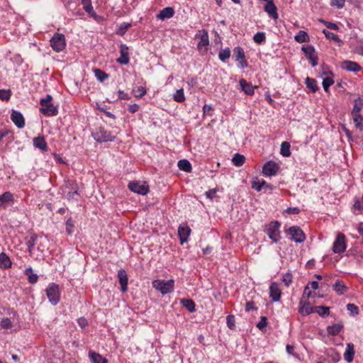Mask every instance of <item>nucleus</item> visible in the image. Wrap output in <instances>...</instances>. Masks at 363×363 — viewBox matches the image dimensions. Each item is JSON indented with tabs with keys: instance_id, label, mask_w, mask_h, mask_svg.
Instances as JSON below:
<instances>
[{
	"instance_id": "f257e3e1",
	"label": "nucleus",
	"mask_w": 363,
	"mask_h": 363,
	"mask_svg": "<svg viewBox=\"0 0 363 363\" xmlns=\"http://www.w3.org/2000/svg\"><path fill=\"white\" fill-rule=\"evenodd\" d=\"M152 287L160 291L162 295L169 294L174 291V280L155 279L152 282Z\"/></svg>"
},
{
	"instance_id": "f03ea898",
	"label": "nucleus",
	"mask_w": 363,
	"mask_h": 363,
	"mask_svg": "<svg viewBox=\"0 0 363 363\" xmlns=\"http://www.w3.org/2000/svg\"><path fill=\"white\" fill-rule=\"evenodd\" d=\"M52 96L49 94L45 98L41 99L40 111L48 116H54L58 113L57 108L51 103Z\"/></svg>"
},
{
	"instance_id": "7ed1b4c3",
	"label": "nucleus",
	"mask_w": 363,
	"mask_h": 363,
	"mask_svg": "<svg viewBox=\"0 0 363 363\" xmlns=\"http://www.w3.org/2000/svg\"><path fill=\"white\" fill-rule=\"evenodd\" d=\"M47 297L52 306H56L60 301V290L59 285L55 283H50L45 289Z\"/></svg>"
},
{
	"instance_id": "20e7f679",
	"label": "nucleus",
	"mask_w": 363,
	"mask_h": 363,
	"mask_svg": "<svg viewBox=\"0 0 363 363\" xmlns=\"http://www.w3.org/2000/svg\"><path fill=\"white\" fill-rule=\"evenodd\" d=\"M94 139L98 143H106L113 141L115 135L104 128H97L92 132Z\"/></svg>"
},
{
	"instance_id": "39448f33",
	"label": "nucleus",
	"mask_w": 363,
	"mask_h": 363,
	"mask_svg": "<svg viewBox=\"0 0 363 363\" xmlns=\"http://www.w3.org/2000/svg\"><path fill=\"white\" fill-rule=\"evenodd\" d=\"M279 228L278 221H272L266 225L265 232L273 242H279L281 238Z\"/></svg>"
},
{
	"instance_id": "423d86ee",
	"label": "nucleus",
	"mask_w": 363,
	"mask_h": 363,
	"mask_svg": "<svg viewBox=\"0 0 363 363\" xmlns=\"http://www.w3.org/2000/svg\"><path fill=\"white\" fill-rule=\"evenodd\" d=\"M128 188L130 191L141 195H146L149 191V186L145 182H130Z\"/></svg>"
},
{
	"instance_id": "0eeeda50",
	"label": "nucleus",
	"mask_w": 363,
	"mask_h": 363,
	"mask_svg": "<svg viewBox=\"0 0 363 363\" xmlns=\"http://www.w3.org/2000/svg\"><path fill=\"white\" fill-rule=\"evenodd\" d=\"M199 37L200 38L198 43L197 48L199 51L202 54L205 55L207 53L209 45V38L208 32L206 30L199 31Z\"/></svg>"
},
{
	"instance_id": "6e6552de",
	"label": "nucleus",
	"mask_w": 363,
	"mask_h": 363,
	"mask_svg": "<svg viewBox=\"0 0 363 363\" xmlns=\"http://www.w3.org/2000/svg\"><path fill=\"white\" fill-rule=\"evenodd\" d=\"M50 45L56 52H61L65 48V35L60 33H55L50 40Z\"/></svg>"
},
{
	"instance_id": "1a4fd4ad",
	"label": "nucleus",
	"mask_w": 363,
	"mask_h": 363,
	"mask_svg": "<svg viewBox=\"0 0 363 363\" xmlns=\"http://www.w3.org/2000/svg\"><path fill=\"white\" fill-rule=\"evenodd\" d=\"M233 57L238 62V67L244 69L247 67V62L245 59V52L241 47H235L233 50Z\"/></svg>"
},
{
	"instance_id": "9d476101",
	"label": "nucleus",
	"mask_w": 363,
	"mask_h": 363,
	"mask_svg": "<svg viewBox=\"0 0 363 363\" xmlns=\"http://www.w3.org/2000/svg\"><path fill=\"white\" fill-rule=\"evenodd\" d=\"M301 50L310 61L312 67H315L318 63V58L314 47L312 45H303Z\"/></svg>"
},
{
	"instance_id": "9b49d317",
	"label": "nucleus",
	"mask_w": 363,
	"mask_h": 363,
	"mask_svg": "<svg viewBox=\"0 0 363 363\" xmlns=\"http://www.w3.org/2000/svg\"><path fill=\"white\" fill-rule=\"evenodd\" d=\"M346 247L345 236L342 233H339L333 242V251L334 253H342L345 251Z\"/></svg>"
},
{
	"instance_id": "f8f14e48",
	"label": "nucleus",
	"mask_w": 363,
	"mask_h": 363,
	"mask_svg": "<svg viewBox=\"0 0 363 363\" xmlns=\"http://www.w3.org/2000/svg\"><path fill=\"white\" fill-rule=\"evenodd\" d=\"M288 233L291 235V240L296 242H303L306 239L303 230L298 226H292L289 228Z\"/></svg>"
},
{
	"instance_id": "ddd939ff",
	"label": "nucleus",
	"mask_w": 363,
	"mask_h": 363,
	"mask_svg": "<svg viewBox=\"0 0 363 363\" xmlns=\"http://www.w3.org/2000/svg\"><path fill=\"white\" fill-rule=\"evenodd\" d=\"M279 170V165L273 162L269 161L262 167V174L267 177L276 175Z\"/></svg>"
},
{
	"instance_id": "4468645a",
	"label": "nucleus",
	"mask_w": 363,
	"mask_h": 363,
	"mask_svg": "<svg viewBox=\"0 0 363 363\" xmlns=\"http://www.w3.org/2000/svg\"><path fill=\"white\" fill-rule=\"evenodd\" d=\"M191 233V229L186 224H182L179 226L178 235L181 241V244L186 242Z\"/></svg>"
},
{
	"instance_id": "2eb2a0df",
	"label": "nucleus",
	"mask_w": 363,
	"mask_h": 363,
	"mask_svg": "<svg viewBox=\"0 0 363 363\" xmlns=\"http://www.w3.org/2000/svg\"><path fill=\"white\" fill-rule=\"evenodd\" d=\"M11 119L18 128H22L24 127L25 119L23 114L20 111L13 110L11 114Z\"/></svg>"
},
{
	"instance_id": "dca6fc26",
	"label": "nucleus",
	"mask_w": 363,
	"mask_h": 363,
	"mask_svg": "<svg viewBox=\"0 0 363 363\" xmlns=\"http://www.w3.org/2000/svg\"><path fill=\"white\" fill-rule=\"evenodd\" d=\"M267 4L264 6V11L273 19L277 20L279 17L277 9L274 4L273 0H266Z\"/></svg>"
},
{
	"instance_id": "f3484780",
	"label": "nucleus",
	"mask_w": 363,
	"mask_h": 363,
	"mask_svg": "<svg viewBox=\"0 0 363 363\" xmlns=\"http://www.w3.org/2000/svg\"><path fill=\"white\" fill-rule=\"evenodd\" d=\"M13 202V196L9 192L6 191L0 196V208H6L11 206Z\"/></svg>"
},
{
	"instance_id": "a211bd4d",
	"label": "nucleus",
	"mask_w": 363,
	"mask_h": 363,
	"mask_svg": "<svg viewBox=\"0 0 363 363\" xmlns=\"http://www.w3.org/2000/svg\"><path fill=\"white\" fill-rule=\"evenodd\" d=\"M239 84L241 90L247 95L252 96L255 93V86H253L251 82H247L245 79H240Z\"/></svg>"
},
{
	"instance_id": "6ab92c4d",
	"label": "nucleus",
	"mask_w": 363,
	"mask_h": 363,
	"mask_svg": "<svg viewBox=\"0 0 363 363\" xmlns=\"http://www.w3.org/2000/svg\"><path fill=\"white\" fill-rule=\"evenodd\" d=\"M281 295V291L279 284L273 282L269 287V296L273 301H279Z\"/></svg>"
},
{
	"instance_id": "aec40b11",
	"label": "nucleus",
	"mask_w": 363,
	"mask_h": 363,
	"mask_svg": "<svg viewBox=\"0 0 363 363\" xmlns=\"http://www.w3.org/2000/svg\"><path fill=\"white\" fill-rule=\"evenodd\" d=\"M118 278L119 283L121 285V291L123 292H126L128 290V279L126 272L123 269H119L118 272Z\"/></svg>"
},
{
	"instance_id": "412c9836",
	"label": "nucleus",
	"mask_w": 363,
	"mask_h": 363,
	"mask_svg": "<svg viewBox=\"0 0 363 363\" xmlns=\"http://www.w3.org/2000/svg\"><path fill=\"white\" fill-rule=\"evenodd\" d=\"M341 67L347 71L357 72L361 69V66L353 61L345 60L342 62Z\"/></svg>"
},
{
	"instance_id": "4be33fe9",
	"label": "nucleus",
	"mask_w": 363,
	"mask_h": 363,
	"mask_svg": "<svg viewBox=\"0 0 363 363\" xmlns=\"http://www.w3.org/2000/svg\"><path fill=\"white\" fill-rule=\"evenodd\" d=\"M300 307L298 312L302 315H308L315 313V307L311 306L309 303H303L302 301L299 303Z\"/></svg>"
},
{
	"instance_id": "5701e85b",
	"label": "nucleus",
	"mask_w": 363,
	"mask_h": 363,
	"mask_svg": "<svg viewBox=\"0 0 363 363\" xmlns=\"http://www.w3.org/2000/svg\"><path fill=\"white\" fill-rule=\"evenodd\" d=\"M174 14V10L172 7H166L161 10L158 14H157V18L164 21L172 18Z\"/></svg>"
},
{
	"instance_id": "b1692460",
	"label": "nucleus",
	"mask_w": 363,
	"mask_h": 363,
	"mask_svg": "<svg viewBox=\"0 0 363 363\" xmlns=\"http://www.w3.org/2000/svg\"><path fill=\"white\" fill-rule=\"evenodd\" d=\"M33 146L43 152L48 151L47 143L43 136L34 138L33 140Z\"/></svg>"
},
{
	"instance_id": "393cba45",
	"label": "nucleus",
	"mask_w": 363,
	"mask_h": 363,
	"mask_svg": "<svg viewBox=\"0 0 363 363\" xmlns=\"http://www.w3.org/2000/svg\"><path fill=\"white\" fill-rule=\"evenodd\" d=\"M354 355V347L351 342L347 344L346 350L344 353V358L347 362H352Z\"/></svg>"
},
{
	"instance_id": "a878e982",
	"label": "nucleus",
	"mask_w": 363,
	"mask_h": 363,
	"mask_svg": "<svg viewBox=\"0 0 363 363\" xmlns=\"http://www.w3.org/2000/svg\"><path fill=\"white\" fill-rule=\"evenodd\" d=\"M120 53L121 56L117 59V62L121 65L128 64L130 60L128 57V48L124 45H122Z\"/></svg>"
},
{
	"instance_id": "bb28decb",
	"label": "nucleus",
	"mask_w": 363,
	"mask_h": 363,
	"mask_svg": "<svg viewBox=\"0 0 363 363\" xmlns=\"http://www.w3.org/2000/svg\"><path fill=\"white\" fill-rule=\"evenodd\" d=\"M89 357L91 363H107L108 360L100 354L94 351L89 352Z\"/></svg>"
},
{
	"instance_id": "cd10ccee",
	"label": "nucleus",
	"mask_w": 363,
	"mask_h": 363,
	"mask_svg": "<svg viewBox=\"0 0 363 363\" xmlns=\"http://www.w3.org/2000/svg\"><path fill=\"white\" fill-rule=\"evenodd\" d=\"M24 274L28 277V281L31 284H35L38 281V275L33 272L32 267H28L25 269Z\"/></svg>"
},
{
	"instance_id": "c85d7f7f",
	"label": "nucleus",
	"mask_w": 363,
	"mask_h": 363,
	"mask_svg": "<svg viewBox=\"0 0 363 363\" xmlns=\"http://www.w3.org/2000/svg\"><path fill=\"white\" fill-rule=\"evenodd\" d=\"M333 289L338 295H343L347 290V287L342 281L337 280L333 285Z\"/></svg>"
},
{
	"instance_id": "c756f323",
	"label": "nucleus",
	"mask_w": 363,
	"mask_h": 363,
	"mask_svg": "<svg viewBox=\"0 0 363 363\" xmlns=\"http://www.w3.org/2000/svg\"><path fill=\"white\" fill-rule=\"evenodd\" d=\"M180 303L183 307L186 308L190 313H193L196 311V305L193 300L190 298H182L180 301Z\"/></svg>"
},
{
	"instance_id": "7c9ffc66",
	"label": "nucleus",
	"mask_w": 363,
	"mask_h": 363,
	"mask_svg": "<svg viewBox=\"0 0 363 363\" xmlns=\"http://www.w3.org/2000/svg\"><path fill=\"white\" fill-rule=\"evenodd\" d=\"M342 328L343 325L340 323H338L332 325H328L327 327V332L329 335L335 336L338 335Z\"/></svg>"
},
{
	"instance_id": "2f4dec72",
	"label": "nucleus",
	"mask_w": 363,
	"mask_h": 363,
	"mask_svg": "<svg viewBox=\"0 0 363 363\" xmlns=\"http://www.w3.org/2000/svg\"><path fill=\"white\" fill-rule=\"evenodd\" d=\"M352 116L356 128L363 130V116L360 113H352Z\"/></svg>"
},
{
	"instance_id": "473e14b6",
	"label": "nucleus",
	"mask_w": 363,
	"mask_h": 363,
	"mask_svg": "<svg viewBox=\"0 0 363 363\" xmlns=\"http://www.w3.org/2000/svg\"><path fill=\"white\" fill-rule=\"evenodd\" d=\"M30 238V240L27 242V246L28 247L29 251H31L32 249L33 248V247L35 245V242L38 240V238H40L41 242H44V241L47 240V237L43 236V235L37 236L35 235H31Z\"/></svg>"
},
{
	"instance_id": "72a5a7b5",
	"label": "nucleus",
	"mask_w": 363,
	"mask_h": 363,
	"mask_svg": "<svg viewBox=\"0 0 363 363\" xmlns=\"http://www.w3.org/2000/svg\"><path fill=\"white\" fill-rule=\"evenodd\" d=\"M178 167L179 169L186 172H190L191 171V164L187 160H181L178 162Z\"/></svg>"
},
{
	"instance_id": "f704fd0d",
	"label": "nucleus",
	"mask_w": 363,
	"mask_h": 363,
	"mask_svg": "<svg viewBox=\"0 0 363 363\" xmlns=\"http://www.w3.org/2000/svg\"><path fill=\"white\" fill-rule=\"evenodd\" d=\"M11 265V262L9 257L4 253L1 252L0 254V267L1 268H9Z\"/></svg>"
},
{
	"instance_id": "c9c22d12",
	"label": "nucleus",
	"mask_w": 363,
	"mask_h": 363,
	"mask_svg": "<svg viewBox=\"0 0 363 363\" xmlns=\"http://www.w3.org/2000/svg\"><path fill=\"white\" fill-rule=\"evenodd\" d=\"M291 145L289 143L285 141L283 142L281 145L280 154L283 157H288L291 155Z\"/></svg>"
},
{
	"instance_id": "e433bc0d",
	"label": "nucleus",
	"mask_w": 363,
	"mask_h": 363,
	"mask_svg": "<svg viewBox=\"0 0 363 363\" xmlns=\"http://www.w3.org/2000/svg\"><path fill=\"white\" fill-rule=\"evenodd\" d=\"M83 8L91 16H95V12L91 4V0H82Z\"/></svg>"
},
{
	"instance_id": "4c0bfd02",
	"label": "nucleus",
	"mask_w": 363,
	"mask_h": 363,
	"mask_svg": "<svg viewBox=\"0 0 363 363\" xmlns=\"http://www.w3.org/2000/svg\"><path fill=\"white\" fill-rule=\"evenodd\" d=\"M294 39L298 43H306L309 40V36L306 31L299 30Z\"/></svg>"
},
{
	"instance_id": "58836bf2",
	"label": "nucleus",
	"mask_w": 363,
	"mask_h": 363,
	"mask_svg": "<svg viewBox=\"0 0 363 363\" xmlns=\"http://www.w3.org/2000/svg\"><path fill=\"white\" fill-rule=\"evenodd\" d=\"M245 161V157L244 155H240L239 153H236L234 155L232 162L233 164L236 167H241L243 165Z\"/></svg>"
},
{
	"instance_id": "ea45409f",
	"label": "nucleus",
	"mask_w": 363,
	"mask_h": 363,
	"mask_svg": "<svg viewBox=\"0 0 363 363\" xmlns=\"http://www.w3.org/2000/svg\"><path fill=\"white\" fill-rule=\"evenodd\" d=\"M230 57V50L228 48L222 49L218 53V58L223 62H225Z\"/></svg>"
},
{
	"instance_id": "a19ab883",
	"label": "nucleus",
	"mask_w": 363,
	"mask_h": 363,
	"mask_svg": "<svg viewBox=\"0 0 363 363\" xmlns=\"http://www.w3.org/2000/svg\"><path fill=\"white\" fill-rule=\"evenodd\" d=\"M94 73L96 78L101 82H104L106 79L108 78V74H107L106 72H104L100 69H94Z\"/></svg>"
},
{
	"instance_id": "79ce46f5",
	"label": "nucleus",
	"mask_w": 363,
	"mask_h": 363,
	"mask_svg": "<svg viewBox=\"0 0 363 363\" xmlns=\"http://www.w3.org/2000/svg\"><path fill=\"white\" fill-rule=\"evenodd\" d=\"M305 84L306 86L311 89L312 92H315L318 90L316 81L314 79L306 77Z\"/></svg>"
},
{
	"instance_id": "37998d69",
	"label": "nucleus",
	"mask_w": 363,
	"mask_h": 363,
	"mask_svg": "<svg viewBox=\"0 0 363 363\" xmlns=\"http://www.w3.org/2000/svg\"><path fill=\"white\" fill-rule=\"evenodd\" d=\"M265 184L266 183L263 179L259 180L258 178H255L252 182V188L257 191H260Z\"/></svg>"
},
{
	"instance_id": "c03bdc74",
	"label": "nucleus",
	"mask_w": 363,
	"mask_h": 363,
	"mask_svg": "<svg viewBox=\"0 0 363 363\" xmlns=\"http://www.w3.org/2000/svg\"><path fill=\"white\" fill-rule=\"evenodd\" d=\"M323 33H324V35H325V37L328 39L333 40L337 42L339 45H340L342 43L337 35H336L330 31H328L327 30H323Z\"/></svg>"
},
{
	"instance_id": "a18cd8bd",
	"label": "nucleus",
	"mask_w": 363,
	"mask_h": 363,
	"mask_svg": "<svg viewBox=\"0 0 363 363\" xmlns=\"http://www.w3.org/2000/svg\"><path fill=\"white\" fill-rule=\"evenodd\" d=\"M173 99L177 102L181 103L184 101L185 96L184 93V89L182 88L177 89L173 95Z\"/></svg>"
},
{
	"instance_id": "49530a36",
	"label": "nucleus",
	"mask_w": 363,
	"mask_h": 363,
	"mask_svg": "<svg viewBox=\"0 0 363 363\" xmlns=\"http://www.w3.org/2000/svg\"><path fill=\"white\" fill-rule=\"evenodd\" d=\"M253 40L256 43H257L259 45L263 44L266 40L265 33H264V32L257 33L253 36Z\"/></svg>"
},
{
	"instance_id": "de8ad7c7",
	"label": "nucleus",
	"mask_w": 363,
	"mask_h": 363,
	"mask_svg": "<svg viewBox=\"0 0 363 363\" xmlns=\"http://www.w3.org/2000/svg\"><path fill=\"white\" fill-rule=\"evenodd\" d=\"M363 107V101L362 99L358 98L354 100V105L352 111V113H360V111Z\"/></svg>"
},
{
	"instance_id": "09e8293b",
	"label": "nucleus",
	"mask_w": 363,
	"mask_h": 363,
	"mask_svg": "<svg viewBox=\"0 0 363 363\" xmlns=\"http://www.w3.org/2000/svg\"><path fill=\"white\" fill-rule=\"evenodd\" d=\"M315 313H317L320 316H327L330 313V310L326 306H316L315 307Z\"/></svg>"
},
{
	"instance_id": "8fccbe9b",
	"label": "nucleus",
	"mask_w": 363,
	"mask_h": 363,
	"mask_svg": "<svg viewBox=\"0 0 363 363\" xmlns=\"http://www.w3.org/2000/svg\"><path fill=\"white\" fill-rule=\"evenodd\" d=\"M133 91L136 98H142L146 94L145 88L142 86L134 88Z\"/></svg>"
},
{
	"instance_id": "3c124183",
	"label": "nucleus",
	"mask_w": 363,
	"mask_h": 363,
	"mask_svg": "<svg viewBox=\"0 0 363 363\" xmlns=\"http://www.w3.org/2000/svg\"><path fill=\"white\" fill-rule=\"evenodd\" d=\"M131 26V24L130 23H122L118 26V28L117 30V34L120 35H123L127 30Z\"/></svg>"
},
{
	"instance_id": "603ef678",
	"label": "nucleus",
	"mask_w": 363,
	"mask_h": 363,
	"mask_svg": "<svg viewBox=\"0 0 363 363\" xmlns=\"http://www.w3.org/2000/svg\"><path fill=\"white\" fill-rule=\"evenodd\" d=\"M334 84V80L331 77H326L323 80V87L325 91H328L329 87Z\"/></svg>"
},
{
	"instance_id": "864d4df0",
	"label": "nucleus",
	"mask_w": 363,
	"mask_h": 363,
	"mask_svg": "<svg viewBox=\"0 0 363 363\" xmlns=\"http://www.w3.org/2000/svg\"><path fill=\"white\" fill-rule=\"evenodd\" d=\"M74 221L71 218H68L66 221V232L68 235H72L74 232Z\"/></svg>"
},
{
	"instance_id": "5fc2aeb1",
	"label": "nucleus",
	"mask_w": 363,
	"mask_h": 363,
	"mask_svg": "<svg viewBox=\"0 0 363 363\" xmlns=\"http://www.w3.org/2000/svg\"><path fill=\"white\" fill-rule=\"evenodd\" d=\"M0 325L3 329H10L12 328V322L9 318H3L0 322Z\"/></svg>"
},
{
	"instance_id": "6e6d98bb",
	"label": "nucleus",
	"mask_w": 363,
	"mask_h": 363,
	"mask_svg": "<svg viewBox=\"0 0 363 363\" xmlns=\"http://www.w3.org/2000/svg\"><path fill=\"white\" fill-rule=\"evenodd\" d=\"M11 91L9 89H0V99L8 101L11 98Z\"/></svg>"
},
{
	"instance_id": "4d7b16f0",
	"label": "nucleus",
	"mask_w": 363,
	"mask_h": 363,
	"mask_svg": "<svg viewBox=\"0 0 363 363\" xmlns=\"http://www.w3.org/2000/svg\"><path fill=\"white\" fill-rule=\"evenodd\" d=\"M226 323L230 329L233 330L235 328V320L234 315H228L226 317Z\"/></svg>"
},
{
	"instance_id": "13d9d810",
	"label": "nucleus",
	"mask_w": 363,
	"mask_h": 363,
	"mask_svg": "<svg viewBox=\"0 0 363 363\" xmlns=\"http://www.w3.org/2000/svg\"><path fill=\"white\" fill-rule=\"evenodd\" d=\"M345 4V0H330V5L337 9H342Z\"/></svg>"
},
{
	"instance_id": "bf43d9fd",
	"label": "nucleus",
	"mask_w": 363,
	"mask_h": 363,
	"mask_svg": "<svg viewBox=\"0 0 363 363\" xmlns=\"http://www.w3.org/2000/svg\"><path fill=\"white\" fill-rule=\"evenodd\" d=\"M282 281L285 286H289L292 281V275L290 273H286L282 276Z\"/></svg>"
},
{
	"instance_id": "052dcab7",
	"label": "nucleus",
	"mask_w": 363,
	"mask_h": 363,
	"mask_svg": "<svg viewBox=\"0 0 363 363\" xmlns=\"http://www.w3.org/2000/svg\"><path fill=\"white\" fill-rule=\"evenodd\" d=\"M347 309L351 313L352 315H357L359 313V308L357 306L353 303H348L347 305Z\"/></svg>"
},
{
	"instance_id": "680f3d73",
	"label": "nucleus",
	"mask_w": 363,
	"mask_h": 363,
	"mask_svg": "<svg viewBox=\"0 0 363 363\" xmlns=\"http://www.w3.org/2000/svg\"><path fill=\"white\" fill-rule=\"evenodd\" d=\"M267 318L264 317V316H262L261 318L260 321L257 324V327L259 330H262V329H264L267 326Z\"/></svg>"
},
{
	"instance_id": "e2e57ef3",
	"label": "nucleus",
	"mask_w": 363,
	"mask_h": 363,
	"mask_svg": "<svg viewBox=\"0 0 363 363\" xmlns=\"http://www.w3.org/2000/svg\"><path fill=\"white\" fill-rule=\"evenodd\" d=\"M128 109L130 113H134L139 110V105L137 104H130Z\"/></svg>"
},
{
	"instance_id": "0e129e2a",
	"label": "nucleus",
	"mask_w": 363,
	"mask_h": 363,
	"mask_svg": "<svg viewBox=\"0 0 363 363\" xmlns=\"http://www.w3.org/2000/svg\"><path fill=\"white\" fill-rule=\"evenodd\" d=\"M286 212L289 214H298L300 212V209L297 207H289L286 210Z\"/></svg>"
},
{
	"instance_id": "69168bd1",
	"label": "nucleus",
	"mask_w": 363,
	"mask_h": 363,
	"mask_svg": "<svg viewBox=\"0 0 363 363\" xmlns=\"http://www.w3.org/2000/svg\"><path fill=\"white\" fill-rule=\"evenodd\" d=\"M67 199L69 200H71V199L77 200V197L78 196V192H77V191H70L67 194Z\"/></svg>"
},
{
	"instance_id": "338daca9",
	"label": "nucleus",
	"mask_w": 363,
	"mask_h": 363,
	"mask_svg": "<svg viewBox=\"0 0 363 363\" xmlns=\"http://www.w3.org/2000/svg\"><path fill=\"white\" fill-rule=\"evenodd\" d=\"M118 98L121 99H129V96L128 95L127 93H125V91H122V90H119L118 91Z\"/></svg>"
},
{
	"instance_id": "774afa93",
	"label": "nucleus",
	"mask_w": 363,
	"mask_h": 363,
	"mask_svg": "<svg viewBox=\"0 0 363 363\" xmlns=\"http://www.w3.org/2000/svg\"><path fill=\"white\" fill-rule=\"evenodd\" d=\"M286 352L290 354V355H295V354L294 353V345H287L286 346Z\"/></svg>"
}]
</instances>
